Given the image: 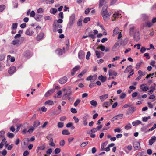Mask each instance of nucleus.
<instances>
[{"mask_svg":"<svg viewBox=\"0 0 156 156\" xmlns=\"http://www.w3.org/2000/svg\"><path fill=\"white\" fill-rule=\"evenodd\" d=\"M18 23H13L12 25L11 28L12 30L16 29L17 27Z\"/></svg>","mask_w":156,"mask_h":156,"instance_id":"nucleus-34","label":"nucleus"},{"mask_svg":"<svg viewBox=\"0 0 156 156\" xmlns=\"http://www.w3.org/2000/svg\"><path fill=\"white\" fill-rule=\"evenodd\" d=\"M156 140V137L155 136H153L149 140V144L150 145H152V144Z\"/></svg>","mask_w":156,"mask_h":156,"instance_id":"nucleus-17","label":"nucleus"},{"mask_svg":"<svg viewBox=\"0 0 156 156\" xmlns=\"http://www.w3.org/2000/svg\"><path fill=\"white\" fill-rule=\"evenodd\" d=\"M121 14L119 12H115L113 15V17L115 19H118L120 17Z\"/></svg>","mask_w":156,"mask_h":156,"instance_id":"nucleus-23","label":"nucleus"},{"mask_svg":"<svg viewBox=\"0 0 156 156\" xmlns=\"http://www.w3.org/2000/svg\"><path fill=\"white\" fill-rule=\"evenodd\" d=\"M136 30H137L134 26L131 27L129 30V34L130 36L133 35L134 34Z\"/></svg>","mask_w":156,"mask_h":156,"instance_id":"nucleus-10","label":"nucleus"},{"mask_svg":"<svg viewBox=\"0 0 156 156\" xmlns=\"http://www.w3.org/2000/svg\"><path fill=\"white\" fill-rule=\"evenodd\" d=\"M136 110V108L135 107H132L130 108H129L128 109L127 111V114H132L134 111Z\"/></svg>","mask_w":156,"mask_h":156,"instance_id":"nucleus-8","label":"nucleus"},{"mask_svg":"<svg viewBox=\"0 0 156 156\" xmlns=\"http://www.w3.org/2000/svg\"><path fill=\"white\" fill-rule=\"evenodd\" d=\"M5 132L4 131L2 130L0 131V138L4 137Z\"/></svg>","mask_w":156,"mask_h":156,"instance_id":"nucleus-51","label":"nucleus"},{"mask_svg":"<svg viewBox=\"0 0 156 156\" xmlns=\"http://www.w3.org/2000/svg\"><path fill=\"white\" fill-rule=\"evenodd\" d=\"M16 70V67L15 66L10 67L8 70V73L10 74H12Z\"/></svg>","mask_w":156,"mask_h":156,"instance_id":"nucleus-15","label":"nucleus"},{"mask_svg":"<svg viewBox=\"0 0 156 156\" xmlns=\"http://www.w3.org/2000/svg\"><path fill=\"white\" fill-rule=\"evenodd\" d=\"M107 7L106 5L104 6L103 7L101 12V15L103 18L104 20L106 21L109 20V16L111 14V12H108L107 10Z\"/></svg>","mask_w":156,"mask_h":156,"instance_id":"nucleus-1","label":"nucleus"},{"mask_svg":"<svg viewBox=\"0 0 156 156\" xmlns=\"http://www.w3.org/2000/svg\"><path fill=\"white\" fill-rule=\"evenodd\" d=\"M25 56L27 58H30V52L29 51H27L26 52Z\"/></svg>","mask_w":156,"mask_h":156,"instance_id":"nucleus-59","label":"nucleus"},{"mask_svg":"<svg viewBox=\"0 0 156 156\" xmlns=\"http://www.w3.org/2000/svg\"><path fill=\"white\" fill-rule=\"evenodd\" d=\"M153 25V24L150 22H145L142 24V26L144 27H147L148 28H150Z\"/></svg>","mask_w":156,"mask_h":156,"instance_id":"nucleus-11","label":"nucleus"},{"mask_svg":"<svg viewBox=\"0 0 156 156\" xmlns=\"http://www.w3.org/2000/svg\"><path fill=\"white\" fill-rule=\"evenodd\" d=\"M33 31L31 28L27 29L25 32V34L26 35L30 36H32L33 35Z\"/></svg>","mask_w":156,"mask_h":156,"instance_id":"nucleus-13","label":"nucleus"},{"mask_svg":"<svg viewBox=\"0 0 156 156\" xmlns=\"http://www.w3.org/2000/svg\"><path fill=\"white\" fill-rule=\"evenodd\" d=\"M79 58L80 59H82L84 57V52L82 50L80 51L78 54Z\"/></svg>","mask_w":156,"mask_h":156,"instance_id":"nucleus-20","label":"nucleus"},{"mask_svg":"<svg viewBox=\"0 0 156 156\" xmlns=\"http://www.w3.org/2000/svg\"><path fill=\"white\" fill-rule=\"evenodd\" d=\"M44 36V34L43 32H40L36 37L37 40L39 41L41 40Z\"/></svg>","mask_w":156,"mask_h":156,"instance_id":"nucleus-19","label":"nucleus"},{"mask_svg":"<svg viewBox=\"0 0 156 156\" xmlns=\"http://www.w3.org/2000/svg\"><path fill=\"white\" fill-rule=\"evenodd\" d=\"M44 12V11L42 8H40L37 10V13H42Z\"/></svg>","mask_w":156,"mask_h":156,"instance_id":"nucleus-50","label":"nucleus"},{"mask_svg":"<svg viewBox=\"0 0 156 156\" xmlns=\"http://www.w3.org/2000/svg\"><path fill=\"white\" fill-rule=\"evenodd\" d=\"M71 93L72 90L71 88L70 87H68L65 94L67 95L68 96H69L71 94Z\"/></svg>","mask_w":156,"mask_h":156,"instance_id":"nucleus-31","label":"nucleus"},{"mask_svg":"<svg viewBox=\"0 0 156 156\" xmlns=\"http://www.w3.org/2000/svg\"><path fill=\"white\" fill-rule=\"evenodd\" d=\"M40 125V122L39 121H36L33 123V126L34 127H36Z\"/></svg>","mask_w":156,"mask_h":156,"instance_id":"nucleus-36","label":"nucleus"},{"mask_svg":"<svg viewBox=\"0 0 156 156\" xmlns=\"http://www.w3.org/2000/svg\"><path fill=\"white\" fill-rule=\"evenodd\" d=\"M57 108L59 109V112L56 111L55 112H54L53 113V114H54L58 115L60 113L61 111V106L60 105H58V106Z\"/></svg>","mask_w":156,"mask_h":156,"instance_id":"nucleus-33","label":"nucleus"},{"mask_svg":"<svg viewBox=\"0 0 156 156\" xmlns=\"http://www.w3.org/2000/svg\"><path fill=\"white\" fill-rule=\"evenodd\" d=\"M156 84L154 83L153 85H151V86L150 88L151 89L148 92V94L149 95L151 94H152L153 92L156 89Z\"/></svg>","mask_w":156,"mask_h":156,"instance_id":"nucleus-9","label":"nucleus"},{"mask_svg":"<svg viewBox=\"0 0 156 156\" xmlns=\"http://www.w3.org/2000/svg\"><path fill=\"white\" fill-rule=\"evenodd\" d=\"M65 144V142L64 140H61L59 143L60 145L62 147Z\"/></svg>","mask_w":156,"mask_h":156,"instance_id":"nucleus-63","label":"nucleus"},{"mask_svg":"<svg viewBox=\"0 0 156 156\" xmlns=\"http://www.w3.org/2000/svg\"><path fill=\"white\" fill-rule=\"evenodd\" d=\"M43 17V16L42 15L36 14L34 17V19L37 21H40L42 20Z\"/></svg>","mask_w":156,"mask_h":156,"instance_id":"nucleus-12","label":"nucleus"},{"mask_svg":"<svg viewBox=\"0 0 156 156\" xmlns=\"http://www.w3.org/2000/svg\"><path fill=\"white\" fill-rule=\"evenodd\" d=\"M52 151V149L51 148H49L47 150L46 152L47 154L50 155Z\"/></svg>","mask_w":156,"mask_h":156,"instance_id":"nucleus-58","label":"nucleus"},{"mask_svg":"<svg viewBox=\"0 0 156 156\" xmlns=\"http://www.w3.org/2000/svg\"><path fill=\"white\" fill-rule=\"evenodd\" d=\"M97 131V129L95 128H93L90 132L87 133L88 134H91L94 133L96 132Z\"/></svg>","mask_w":156,"mask_h":156,"instance_id":"nucleus-42","label":"nucleus"},{"mask_svg":"<svg viewBox=\"0 0 156 156\" xmlns=\"http://www.w3.org/2000/svg\"><path fill=\"white\" fill-rule=\"evenodd\" d=\"M141 122L139 120H137L136 121H133L132 122V124L134 126H136L139 124H141Z\"/></svg>","mask_w":156,"mask_h":156,"instance_id":"nucleus-26","label":"nucleus"},{"mask_svg":"<svg viewBox=\"0 0 156 156\" xmlns=\"http://www.w3.org/2000/svg\"><path fill=\"white\" fill-rule=\"evenodd\" d=\"M55 91V89H52L48 91L45 94V96L48 97L53 93Z\"/></svg>","mask_w":156,"mask_h":156,"instance_id":"nucleus-18","label":"nucleus"},{"mask_svg":"<svg viewBox=\"0 0 156 156\" xmlns=\"http://www.w3.org/2000/svg\"><path fill=\"white\" fill-rule=\"evenodd\" d=\"M5 56L6 55L4 54L0 55V61H2L4 60Z\"/></svg>","mask_w":156,"mask_h":156,"instance_id":"nucleus-47","label":"nucleus"},{"mask_svg":"<svg viewBox=\"0 0 156 156\" xmlns=\"http://www.w3.org/2000/svg\"><path fill=\"white\" fill-rule=\"evenodd\" d=\"M90 55L91 54L90 52V51H88L86 57V59L87 60H88L89 59V57Z\"/></svg>","mask_w":156,"mask_h":156,"instance_id":"nucleus-61","label":"nucleus"},{"mask_svg":"<svg viewBox=\"0 0 156 156\" xmlns=\"http://www.w3.org/2000/svg\"><path fill=\"white\" fill-rule=\"evenodd\" d=\"M110 101H111L110 102H105L103 103V104L102 105L103 106V107H105L107 108V107L111 105L112 104V102L113 101L112 99H110Z\"/></svg>","mask_w":156,"mask_h":156,"instance_id":"nucleus-21","label":"nucleus"},{"mask_svg":"<svg viewBox=\"0 0 156 156\" xmlns=\"http://www.w3.org/2000/svg\"><path fill=\"white\" fill-rule=\"evenodd\" d=\"M132 65H129L128 66L125 70L124 71V73H126L129 72L132 69Z\"/></svg>","mask_w":156,"mask_h":156,"instance_id":"nucleus-29","label":"nucleus"},{"mask_svg":"<svg viewBox=\"0 0 156 156\" xmlns=\"http://www.w3.org/2000/svg\"><path fill=\"white\" fill-rule=\"evenodd\" d=\"M60 151L61 149L59 148H56L54 151L55 153L56 154H58L60 152Z\"/></svg>","mask_w":156,"mask_h":156,"instance_id":"nucleus-57","label":"nucleus"},{"mask_svg":"<svg viewBox=\"0 0 156 156\" xmlns=\"http://www.w3.org/2000/svg\"><path fill=\"white\" fill-rule=\"evenodd\" d=\"M90 104L93 106L95 107L97 105V102L94 100H91L90 101Z\"/></svg>","mask_w":156,"mask_h":156,"instance_id":"nucleus-39","label":"nucleus"},{"mask_svg":"<svg viewBox=\"0 0 156 156\" xmlns=\"http://www.w3.org/2000/svg\"><path fill=\"white\" fill-rule=\"evenodd\" d=\"M86 71L85 70L83 71L80 73L78 76V77L79 78H81L83 75L85 74Z\"/></svg>","mask_w":156,"mask_h":156,"instance_id":"nucleus-53","label":"nucleus"},{"mask_svg":"<svg viewBox=\"0 0 156 156\" xmlns=\"http://www.w3.org/2000/svg\"><path fill=\"white\" fill-rule=\"evenodd\" d=\"M90 20V18L89 17H86L84 18L83 20V22L85 23H87L88 21Z\"/></svg>","mask_w":156,"mask_h":156,"instance_id":"nucleus-60","label":"nucleus"},{"mask_svg":"<svg viewBox=\"0 0 156 156\" xmlns=\"http://www.w3.org/2000/svg\"><path fill=\"white\" fill-rule=\"evenodd\" d=\"M151 119L150 116H148V117H142V120L144 122H146L148 120V119Z\"/></svg>","mask_w":156,"mask_h":156,"instance_id":"nucleus-40","label":"nucleus"},{"mask_svg":"<svg viewBox=\"0 0 156 156\" xmlns=\"http://www.w3.org/2000/svg\"><path fill=\"white\" fill-rule=\"evenodd\" d=\"M35 13L34 11H32L30 13V16L31 17H34L35 16H36Z\"/></svg>","mask_w":156,"mask_h":156,"instance_id":"nucleus-48","label":"nucleus"},{"mask_svg":"<svg viewBox=\"0 0 156 156\" xmlns=\"http://www.w3.org/2000/svg\"><path fill=\"white\" fill-rule=\"evenodd\" d=\"M64 123L62 122H58V127L59 128H61L63 127Z\"/></svg>","mask_w":156,"mask_h":156,"instance_id":"nucleus-52","label":"nucleus"},{"mask_svg":"<svg viewBox=\"0 0 156 156\" xmlns=\"http://www.w3.org/2000/svg\"><path fill=\"white\" fill-rule=\"evenodd\" d=\"M142 18L144 21L147 20H148V16L146 14H143L142 15Z\"/></svg>","mask_w":156,"mask_h":156,"instance_id":"nucleus-30","label":"nucleus"},{"mask_svg":"<svg viewBox=\"0 0 156 156\" xmlns=\"http://www.w3.org/2000/svg\"><path fill=\"white\" fill-rule=\"evenodd\" d=\"M119 29L118 27H116L114 29L113 31V35L114 36L119 33Z\"/></svg>","mask_w":156,"mask_h":156,"instance_id":"nucleus-28","label":"nucleus"},{"mask_svg":"<svg viewBox=\"0 0 156 156\" xmlns=\"http://www.w3.org/2000/svg\"><path fill=\"white\" fill-rule=\"evenodd\" d=\"M107 144V142L105 141L104 143H103L101 144V151H104L105 149V147L106 146V145Z\"/></svg>","mask_w":156,"mask_h":156,"instance_id":"nucleus-27","label":"nucleus"},{"mask_svg":"<svg viewBox=\"0 0 156 156\" xmlns=\"http://www.w3.org/2000/svg\"><path fill=\"white\" fill-rule=\"evenodd\" d=\"M95 52L97 57L98 58H101L100 52L98 51H95Z\"/></svg>","mask_w":156,"mask_h":156,"instance_id":"nucleus-56","label":"nucleus"},{"mask_svg":"<svg viewBox=\"0 0 156 156\" xmlns=\"http://www.w3.org/2000/svg\"><path fill=\"white\" fill-rule=\"evenodd\" d=\"M45 148V147L44 145L38 146L37 149V152H39V150H44Z\"/></svg>","mask_w":156,"mask_h":156,"instance_id":"nucleus-35","label":"nucleus"},{"mask_svg":"<svg viewBox=\"0 0 156 156\" xmlns=\"http://www.w3.org/2000/svg\"><path fill=\"white\" fill-rule=\"evenodd\" d=\"M98 79L100 80L102 83L105 82L106 80V77H104L102 75H101L98 77Z\"/></svg>","mask_w":156,"mask_h":156,"instance_id":"nucleus-25","label":"nucleus"},{"mask_svg":"<svg viewBox=\"0 0 156 156\" xmlns=\"http://www.w3.org/2000/svg\"><path fill=\"white\" fill-rule=\"evenodd\" d=\"M20 41L18 40H14L12 41V44L14 45H16L17 46H19L20 43Z\"/></svg>","mask_w":156,"mask_h":156,"instance_id":"nucleus-24","label":"nucleus"},{"mask_svg":"<svg viewBox=\"0 0 156 156\" xmlns=\"http://www.w3.org/2000/svg\"><path fill=\"white\" fill-rule=\"evenodd\" d=\"M133 34L134 41H138L140 39V34L139 31L137 30H136V31Z\"/></svg>","mask_w":156,"mask_h":156,"instance_id":"nucleus-2","label":"nucleus"},{"mask_svg":"<svg viewBox=\"0 0 156 156\" xmlns=\"http://www.w3.org/2000/svg\"><path fill=\"white\" fill-rule=\"evenodd\" d=\"M75 18V15L72 14L70 17L69 19V24L70 26H72L74 23Z\"/></svg>","mask_w":156,"mask_h":156,"instance_id":"nucleus-4","label":"nucleus"},{"mask_svg":"<svg viewBox=\"0 0 156 156\" xmlns=\"http://www.w3.org/2000/svg\"><path fill=\"white\" fill-rule=\"evenodd\" d=\"M80 67V66H76L73 69L72 71L76 72L79 69Z\"/></svg>","mask_w":156,"mask_h":156,"instance_id":"nucleus-54","label":"nucleus"},{"mask_svg":"<svg viewBox=\"0 0 156 156\" xmlns=\"http://www.w3.org/2000/svg\"><path fill=\"white\" fill-rule=\"evenodd\" d=\"M140 88L143 91L145 92L148 90L149 88L146 84H143L140 86Z\"/></svg>","mask_w":156,"mask_h":156,"instance_id":"nucleus-16","label":"nucleus"},{"mask_svg":"<svg viewBox=\"0 0 156 156\" xmlns=\"http://www.w3.org/2000/svg\"><path fill=\"white\" fill-rule=\"evenodd\" d=\"M45 104H48L50 105H54L53 101L50 100H48L45 102Z\"/></svg>","mask_w":156,"mask_h":156,"instance_id":"nucleus-38","label":"nucleus"},{"mask_svg":"<svg viewBox=\"0 0 156 156\" xmlns=\"http://www.w3.org/2000/svg\"><path fill=\"white\" fill-rule=\"evenodd\" d=\"M88 143V141H86L82 143L80 145L81 147H83L86 146Z\"/></svg>","mask_w":156,"mask_h":156,"instance_id":"nucleus-44","label":"nucleus"},{"mask_svg":"<svg viewBox=\"0 0 156 156\" xmlns=\"http://www.w3.org/2000/svg\"><path fill=\"white\" fill-rule=\"evenodd\" d=\"M123 117L122 114H119L113 117L111 119L112 121H114L121 119Z\"/></svg>","mask_w":156,"mask_h":156,"instance_id":"nucleus-6","label":"nucleus"},{"mask_svg":"<svg viewBox=\"0 0 156 156\" xmlns=\"http://www.w3.org/2000/svg\"><path fill=\"white\" fill-rule=\"evenodd\" d=\"M62 133L63 135H68L70 134V133L67 130H63L62 131Z\"/></svg>","mask_w":156,"mask_h":156,"instance_id":"nucleus-37","label":"nucleus"},{"mask_svg":"<svg viewBox=\"0 0 156 156\" xmlns=\"http://www.w3.org/2000/svg\"><path fill=\"white\" fill-rule=\"evenodd\" d=\"M122 44L121 41L119 40L115 44L114 46L112 48V50L114 51H117V49Z\"/></svg>","mask_w":156,"mask_h":156,"instance_id":"nucleus-3","label":"nucleus"},{"mask_svg":"<svg viewBox=\"0 0 156 156\" xmlns=\"http://www.w3.org/2000/svg\"><path fill=\"white\" fill-rule=\"evenodd\" d=\"M108 97V94H105L100 96V98L101 101L103 102L105 101Z\"/></svg>","mask_w":156,"mask_h":156,"instance_id":"nucleus-22","label":"nucleus"},{"mask_svg":"<svg viewBox=\"0 0 156 156\" xmlns=\"http://www.w3.org/2000/svg\"><path fill=\"white\" fill-rule=\"evenodd\" d=\"M131 125L130 123H129L125 127V129L126 130H129L131 128Z\"/></svg>","mask_w":156,"mask_h":156,"instance_id":"nucleus-41","label":"nucleus"},{"mask_svg":"<svg viewBox=\"0 0 156 156\" xmlns=\"http://www.w3.org/2000/svg\"><path fill=\"white\" fill-rule=\"evenodd\" d=\"M68 78L66 76H64L61 78L59 80V83L61 84H63L65 83L67 81Z\"/></svg>","mask_w":156,"mask_h":156,"instance_id":"nucleus-7","label":"nucleus"},{"mask_svg":"<svg viewBox=\"0 0 156 156\" xmlns=\"http://www.w3.org/2000/svg\"><path fill=\"white\" fill-rule=\"evenodd\" d=\"M133 146L136 150H139L141 149L140 143L139 142L136 141L133 143Z\"/></svg>","mask_w":156,"mask_h":156,"instance_id":"nucleus-5","label":"nucleus"},{"mask_svg":"<svg viewBox=\"0 0 156 156\" xmlns=\"http://www.w3.org/2000/svg\"><path fill=\"white\" fill-rule=\"evenodd\" d=\"M117 1L118 0H112L110 4V5H112L116 3Z\"/></svg>","mask_w":156,"mask_h":156,"instance_id":"nucleus-62","label":"nucleus"},{"mask_svg":"<svg viewBox=\"0 0 156 156\" xmlns=\"http://www.w3.org/2000/svg\"><path fill=\"white\" fill-rule=\"evenodd\" d=\"M55 52L57 55H61L62 54V50L60 49L55 50Z\"/></svg>","mask_w":156,"mask_h":156,"instance_id":"nucleus-32","label":"nucleus"},{"mask_svg":"<svg viewBox=\"0 0 156 156\" xmlns=\"http://www.w3.org/2000/svg\"><path fill=\"white\" fill-rule=\"evenodd\" d=\"M105 0H100L99 4V6L100 7H101L102 6Z\"/></svg>","mask_w":156,"mask_h":156,"instance_id":"nucleus-55","label":"nucleus"},{"mask_svg":"<svg viewBox=\"0 0 156 156\" xmlns=\"http://www.w3.org/2000/svg\"><path fill=\"white\" fill-rule=\"evenodd\" d=\"M156 128V124H154L153 127L149 129V131H152Z\"/></svg>","mask_w":156,"mask_h":156,"instance_id":"nucleus-64","label":"nucleus"},{"mask_svg":"<svg viewBox=\"0 0 156 156\" xmlns=\"http://www.w3.org/2000/svg\"><path fill=\"white\" fill-rule=\"evenodd\" d=\"M10 138H12L14 136V135L13 133L8 132L7 135Z\"/></svg>","mask_w":156,"mask_h":156,"instance_id":"nucleus-49","label":"nucleus"},{"mask_svg":"<svg viewBox=\"0 0 156 156\" xmlns=\"http://www.w3.org/2000/svg\"><path fill=\"white\" fill-rule=\"evenodd\" d=\"M80 102V100L79 99H77L74 104V105L75 106H77L78 104Z\"/></svg>","mask_w":156,"mask_h":156,"instance_id":"nucleus-45","label":"nucleus"},{"mask_svg":"<svg viewBox=\"0 0 156 156\" xmlns=\"http://www.w3.org/2000/svg\"><path fill=\"white\" fill-rule=\"evenodd\" d=\"M138 73L139 75H141V76H142L145 75L147 73L146 72H143L141 70H139L138 71Z\"/></svg>","mask_w":156,"mask_h":156,"instance_id":"nucleus-46","label":"nucleus"},{"mask_svg":"<svg viewBox=\"0 0 156 156\" xmlns=\"http://www.w3.org/2000/svg\"><path fill=\"white\" fill-rule=\"evenodd\" d=\"M5 6L2 5H0V12H2L5 8Z\"/></svg>","mask_w":156,"mask_h":156,"instance_id":"nucleus-43","label":"nucleus"},{"mask_svg":"<svg viewBox=\"0 0 156 156\" xmlns=\"http://www.w3.org/2000/svg\"><path fill=\"white\" fill-rule=\"evenodd\" d=\"M53 26L54 27V28L55 29V30H53V32H56V29L58 28H62V25L57 23L55 22H54V23Z\"/></svg>","mask_w":156,"mask_h":156,"instance_id":"nucleus-14","label":"nucleus"}]
</instances>
